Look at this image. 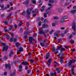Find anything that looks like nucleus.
I'll list each match as a JSON object with an SVG mask.
<instances>
[{"label":"nucleus","mask_w":76,"mask_h":76,"mask_svg":"<svg viewBox=\"0 0 76 76\" xmlns=\"http://www.w3.org/2000/svg\"><path fill=\"white\" fill-rule=\"evenodd\" d=\"M76 61L75 60H71L70 61V62L69 63V66H70L72 63H75Z\"/></svg>","instance_id":"0eeeda50"},{"label":"nucleus","mask_w":76,"mask_h":76,"mask_svg":"<svg viewBox=\"0 0 76 76\" xmlns=\"http://www.w3.org/2000/svg\"><path fill=\"white\" fill-rule=\"evenodd\" d=\"M59 32H60L59 31H58L57 33L55 32L54 33V35L55 36H56L57 37H58V33H59Z\"/></svg>","instance_id":"4468645a"},{"label":"nucleus","mask_w":76,"mask_h":76,"mask_svg":"<svg viewBox=\"0 0 76 76\" xmlns=\"http://www.w3.org/2000/svg\"><path fill=\"white\" fill-rule=\"evenodd\" d=\"M56 70L57 71L58 73H60V69L59 68H57L56 69Z\"/></svg>","instance_id":"a211bd4d"},{"label":"nucleus","mask_w":76,"mask_h":76,"mask_svg":"<svg viewBox=\"0 0 76 76\" xmlns=\"http://www.w3.org/2000/svg\"><path fill=\"white\" fill-rule=\"evenodd\" d=\"M31 73V70H29L27 71L28 74H29Z\"/></svg>","instance_id":"79ce46f5"},{"label":"nucleus","mask_w":76,"mask_h":76,"mask_svg":"<svg viewBox=\"0 0 76 76\" xmlns=\"http://www.w3.org/2000/svg\"><path fill=\"white\" fill-rule=\"evenodd\" d=\"M48 32V30H46L45 31V32L46 33H47Z\"/></svg>","instance_id":"680f3d73"},{"label":"nucleus","mask_w":76,"mask_h":76,"mask_svg":"<svg viewBox=\"0 0 76 76\" xmlns=\"http://www.w3.org/2000/svg\"><path fill=\"white\" fill-rule=\"evenodd\" d=\"M11 15H12V14H10V15L7 16V18H9V17H10V16H11Z\"/></svg>","instance_id":"09e8293b"},{"label":"nucleus","mask_w":76,"mask_h":76,"mask_svg":"<svg viewBox=\"0 0 76 76\" xmlns=\"http://www.w3.org/2000/svg\"><path fill=\"white\" fill-rule=\"evenodd\" d=\"M7 72H4V75L5 76H6V75H7Z\"/></svg>","instance_id":"e433bc0d"},{"label":"nucleus","mask_w":76,"mask_h":76,"mask_svg":"<svg viewBox=\"0 0 76 76\" xmlns=\"http://www.w3.org/2000/svg\"><path fill=\"white\" fill-rule=\"evenodd\" d=\"M2 45H4V46H5V45H6V44L4 43H2Z\"/></svg>","instance_id":"338daca9"},{"label":"nucleus","mask_w":76,"mask_h":76,"mask_svg":"<svg viewBox=\"0 0 76 76\" xmlns=\"http://www.w3.org/2000/svg\"><path fill=\"white\" fill-rule=\"evenodd\" d=\"M44 22H45V23H48V20H45L44 21Z\"/></svg>","instance_id":"c9c22d12"},{"label":"nucleus","mask_w":76,"mask_h":76,"mask_svg":"<svg viewBox=\"0 0 76 76\" xmlns=\"http://www.w3.org/2000/svg\"><path fill=\"white\" fill-rule=\"evenodd\" d=\"M4 59H5V60H6L7 59V56H4Z\"/></svg>","instance_id":"49530a36"},{"label":"nucleus","mask_w":76,"mask_h":76,"mask_svg":"<svg viewBox=\"0 0 76 76\" xmlns=\"http://www.w3.org/2000/svg\"><path fill=\"white\" fill-rule=\"evenodd\" d=\"M10 7V5L9 4H7V7H5V9H7V8H8V7Z\"/></svg>","instance_id":"bb28decb"},{"label":"nucleus","mask_w":76,"mask_h":76,"mask_svg":"<svg viewBox=\"0 0 76 76\" xmlns=\"http://www.w3.org/2000/svg\"><path fill=\"white\" fill-rule=\"evenodd\" d=\"M10 41L12 42V41H13V38H11L10 40Z\"/></svg>","instance_id":"c85d7f7f"},{"label":"nucleus","mask_w":76,"mask_h":76,"mask_svg":"<svg viewBox=\"0 0 76 76\" xmlns=\"http://www.w3.org/2000/svg\"><path fill=\"white\" fill-rule=\"evenodd\" d=\"M22 64L19 66V68L20 69V70H19V72H20V71H22Z\"/></svg>","instance_id":"ddd939ff"},{"label":"nucleus","mask_w":76,"mask_h":76,"mask_svg":"<svg viewBox=\"0 0 76 76\" xmlns=\"http://www.w3.org/2000/svg\"><path fill=\"white\" fill-rule=\"evenodd\" d=\"M53 1L52 0H50L49 1V2L50 3H53Z\"/></svg>","instance_id":"4c0bfd02"},{"label":"nucleus","mask_w":76,"mask_h":76,"mask_svg":"<svg viewBox=\"0 0 76 76\" xmlns=\"http://www.w3.org/2000/svg\"><path fill=\"white\" fill-rule=\"evenodd\" d=\"M22 23H23L22 22H21L18 25L20 27L21 26H22Z\"/></svg>","instance_id":"393cba45"},{"label":"nucleus","mask_w":76,"mask_h":76,"mask_svg":"<svg viewBox=\"0 0 76 76\" xmlns=\"http://www.w3.org/2000/svg\"><path fill=\"white\" fill-rule=\"evenodd\" d=\"M51 11V7H49L46 11V13L44 14V17L47 18V14H49V13H50Z\"/></svg>","instance_id":"f257e3e1"},{"label":"nucleus","mask_w":76,"mask_h":76,"mask_svg":"<svg viewBox=\"0 0 76 76\" xmlns=\"http://www.w3.org/2000/svg\"><path fill=\"white\" fill-rule=\"evenodd\" d=\"M0 7H1L2 9H3L4 7V5H2V6H1V5H0Z\"/></svg>","instance_id":"a18cd8bd"},{"label":"nucleus","mask_w":76,"mask_h":76,"mask_svg":"<svg viewBox=\"0 0 76 76\" xmlns=\"http://www.w3.org/2000/svg\"><path fill=\"white\" fill-rule=\"evenodd\" d=\"M21 64L23 65V64H24V65H27V64H28V62H23Z\"/></svg>","instance_id":"2eb2a0df"},{"label":"nucleus","mask_w":76,"mask_h":76,"mask_svg":"<svg viewBox=\"0 0 76 76\" xmlns=\"http://www.w3.org/2000/svg\"><path fill=\"white\" fill-rule=\"evenodd\" d=\"M54 19H58V17H53Z\"/></svg>","instance_id":"c756f323"},{"label":"nucleus","mask_w":76,"mask_h":76,"mask_svg":"<svg viewBox=\"0 0 76 76\" xmlns=\"http://www.w3.org/2000/svg\"><path fill=\"white\" fill-rule=\"evenodd\" d=\"M48 5L49 6H50V7L53 6V5L51 4H48Z\"/></svg>","instance_id":"c03bdc74"},{"label":"nucleus","mask_w":76,"mask_h":76,"mask_svg":"<svg viewBox=\"0 0 76 76\" xmlns=\"http://www.w3.org/2000/svg\"><path fill=\"white\" fill-rule=\"evenodd\" d=\"M71 73L73 75H75L76 76V74H75V69H74L72 68L71 69Z\"/></svg>","instance_id":"1a4fd4ad"},{"label":"nucleus","mask_w":76,"mask_h":76,"mask_svg":"<svg viewBox=\"0 0 76 76\" xmlns=\"http://www.w3.org/2000/svg\"><path fill=\"white\" fill-rule=\"evenodd\" d=\"M49 26L48 25L45 24H43L42 25V28H48Z\"/></svg>","instance_id":"6e6552de"},{"label":"nucleus","mask_w":76,"mask_h":76,"mask_svg":"<svg viewBox=\"0 0 76 76\" xmlns=\"http://www.w3.org/2000/svg\"><path fill=\"white\" fill-rule=\"evenodd\" d=\"M58 56H60H60H61V57L63 56V55H62V54H61V53H59L58 55Z\"/></svg>","instance_id":"a878e982"},{"label":"nucleus","mask_w":76,"mask_h":76,"mask_svg":"<svg viewBox=\"0 0 76 76\" xmlns=\"http://www.w3.org/2000/svg\"><path fill=\"white\" fill-rule=\"evenodd\" d=\"M31 31H28V32H25L24 33V34L25 35H26L24 37V38L25 39H26V38H28V35H29L31 33Z\"/></svg>","instance_id":"7ed1b4c3"},{"label":"nucleus","mask_w":76,"mask_h":76,"mask_svg":"<svg viewBox=\"0 0 76 76\" xmlns=\"http://www.w3.org/2000/svg\"><path fill=\"white\" fill-rule=\"evenodd\" d=\"M20 45V43H16V45L17 47H18V46H19V45Z\"/></svg>","instance_id":"cd10ccee"},{"label":"nucleus","mask_w":76,"mask_h":76,"mask_svg":"<svg viewBox=\"0 0 76 76\" xmlns=\"http://www.w3.org/2000/svg\"><path fill=\"white\" fill-rule=\"evenodd\" d=\"M65 48H66V49L67 48H69V46H64Z\"/></svg>","instance_id":"a19ab883"},{"label":"nucleus","mask_w":76,"mask_h":76,"mask_svg":"<svg viewBox=\"0 0 76 76\" xmlns=\"http://www.w3.org/2000/svg\"><path fill=\"white\" fill-rule=\"evenodd\" d=\"M13 41H14V42H16V39H14L13 40Z\"/></svg>","instance_id":"603ef678"},{"label":"nucleus","mask_w":76,"mask_h":76,"mask_svg":"<svg viewBox=\"0 0 76 76\" xmlns=\"http://www.w3.org/2000/svg\"><path fill=\"white\" fill-rule=\"evenodd\" d=\"M7 38H10V36L9 35H6Z\"/></svg>","instance_id":"3c124183"},{"label":"nucleus","mask_w":76,"mask_h":76,"mask_svg":"<svg viewBox=\"0 0 76 76\" xmlns=\"http://www.w3.org/2000/svg\"><path fill=\"white\" fill-rule=\"evenodd\" d=\"M15 29H16V28H17V25H15Z\"/></svg>","instance_id":"774afa93"},{"label":"nucleus","mask_w":76,"mask_h":76,"mask_svg":"<svg viewBox=\"0 0 76 76\" xmlns=\"http://www.w3.org/2000/svg\"><path fill=\"white\" fill-rule=\"evenodd\" d=\"M50 76H57L56 72H54V73H51L50 74Z\"/></svg>","instance_id":"f8f14e48"},{"label":"nucleus","mask_w":76,"mask_h":76,"mask_svg":"<svg viewBox=\"0 0 76 76\" xmlns=\"http://www.w3.org/2000/svg\"><path fill=\"white\" fill-rule=\"evenodd\" d=\"M73 9H76V6H75L73 7Z\"/></svg>","instance_id":"bf43d9fd"},{"label":"nucleus","mask_w":76,"mask_h":76,"mask_svg":"<svg viewBox=\"0 0 76 76\" xmlns=\"http://www.w3.org/2000/svg\"><path fill=\"white\" fill-rule=\"evenodd\" d=\"M52 60V59H51V58H50L48 60L47 63V64L48 66H50V64H51V61Z\"/></svg>","instance_id":"9d476101"},{"label":"nucleus","mask_w":76,"mask_h":76,"mask_svg":"<svg viewBox=\"0 0 76 76\" xmlns=\"http://www.w3.org/2000/svg\"><path fill=\"white\" fill-rule=\"evenodd\" d=\"M76 10H72L70 11L71 13L72 14H74V13H76Z\"/></svg>","instance_id":"f3484780"},{"label":"nucleus","mask_w":76,"mask_h":76,"mask_svg":"<svg viewBox=\"0 0 76 76\" xmlns=\"http://www.w3.org/2000/svg\"><path fill=\"white\" fill-rule=\"evenodd\" d=\"M55 63H56V64H55V65L54 66L55 67H56V65H57V62L56 61H55Z\"/></svg>","instance_id":"de8ad7c7"},{"label":"nucleus","mask_w":76,"mask_h":76,"mask_svg":"<svg viewBox=\"0 0 76 76\" xmlns=\"http://www.w3.org/2000/svg\"><path fill=\"white\" fill-rule=\"evenodd\" d=\"M26 15V12H25V11H23V16H25V15Z\"/></svg>","instance_id":"aec40b11"},{"label":"nucleus","mask_w":76,"mask_h":76,"mask_svg":"<svg viewBox=\"0 0 76 76\" xmlns=\"http://www.w3.org/2000/svg\"><path fill=\"white\" fill-rule=\"evenodd\" d=\"M61 48V51H64L66 49L64 48H62V45H61L60 46L58 47V48L56 49V50H59V49Z\"/></svg>","instance_id":"20e7f679"},{"label":"nucleus","mask_w":76,"mask_h":76,"mask_svg":"<svg viewBox=\"0 0 76 76\" xmlns=\"http://www.w3.org/2000/svg\"><path fill=\"white\" fill-rule=\"evenodd\" d=\"M23 48L20 47L19 48V51L20 52L23 51Z\"/></svg>","instance_id":"6ab92c4d"},{"label":"nucleus","mask_w":76,"mask_h":76,"mask_svg":"<svg viewBox=\"0 0 76 76\" xmlns=\"http://www.w3.org/2000/svg\"><path fill=\"white\" fill-rule=\"evenodd\" d=\"M38 25L39 26H40L41 25V21H40L39 22Z\"/></svg>","instance_id":"473e14b6"},{"label":"nucleus","mask_w":76,"mask_h":76,"mask_svg":"<svg viewBox=\"0 0 76 76\" xmlns=\"http://www.w3.org/2000/svg\"><path fill=\"white\" fill-rule=\"evenodd\" d=\"M23 31V28H21L20 29V32H22V31Z\"/></svg>","instance_id":"e2e57ef3"},{"label":"nucleus","mask_w":76,"mask_h":76,"mask_svg":"<svg viewBox=\"0 0 76 76\" xmlns=\"http://www.w3.org/2000/svg\"><path fill=\"white\" fill-rule=\"evenodd\" d=\"M12 54H13V51H11L10 53V56L11 57V56Z\"/></svg>","instance_id":"5701e85b"},{"label":"nucleus","mask_w":76,"mask_h":76,"mask_svg":"<svg viewBox=\"0 0 76 76\" xmlns=\"http://www.w3.org/2000/svg\"><path fill=\"white\" fill-rule=\"evenodd\" d=\"M40 45L41 46H42V47H43V46H44V44L42 43H40Z\"/></svg>","instance_id":"37998d69"},{"label":"nucleus","mask_w":76,"mask_h":76,"mask_svg":"<svg viewBox=\"0 0 76 76\" xmlns=\"http://www.w3.org/2000/svg\"><path fill=\"white\" fill-rule=\"evenodd\" d=\"M52 25L53 26H56V24H55V23H52Z\"/></svg>","instance_id":"ea45409f"},{"label":"nucleus","mask_w":76,"mask_h":76,"mask_svg":"<svg viewBox=\"0 0 76 76\" xmlns=\"http://www.w3.org/2000/svg\"><path fill=\"white\" fill-rule=\"evenodd\" d=\"M60 62L61 64H63V61L62 60H60Z\"/></svg>","instance_id":"f704fd0d"},{"label":"nucleus","mask_w":76,"mask_h":76,"mask_svg":"<svg viewBox=\"0 0 76 76\" xmlns=\"http://www.w3.org/2000/svg\"><path fill=\"white\" fill-rule=\"evenodd\" d=\"M45 7V6L43 5L42 7V9H44V8Z\"/></svg>","instance_id":"6e6d98bb"},{"label":"nucleus","mask_w":76,"mask_h":76,"mask_svg":"<svg viewBox=\"0 0 76 76\" xmlns=\"http://www.w3.org/2000/svg\"><path fill=\"white\" fill-rule=\"evenodd\" d=\"M74 41H73V40H72V41H71V43H72V44H74Z\"/></svg>","instance_id":"4d7b16f0"},{"label":"nucleus","mask_w":76,"mask_h":76,"mask_svg":"<svg viewBox=\"0 0 76 76\" xmlns=\"http://www.w3.org/2000/svg\"><path fill=\"white\" fill-rule=\"evenodd\" d=\"M29 40L30 42L32 43V41H34V39L32 37H30L29 38Z\"/></svg>","instance_id":"9b49d317"},{"label":"nucleus","mask_w":76,"mask_h":76,"mask_svg":"<svg viewBox=\"0 0 76 76\" xmlns=\"http://www.w3.org/2000/svg\"><path fill=\"white\" fill-rule=\"evenodd\" d=\"M4 31H5V32H8V30H7V29L6 28H4Z\"/></svg>","instance_id":"8fccbe9b"},{"label":"nucleus","mask_w":76,"mask_h":76,"mask_svg":"<svg viewBox=\"0 0 76 76\" xmlns=\"http://www.w3.org/2000/svg\"><path fill=\"white\" fill-rule=\"evenodd\" d=\"M68 4H66V5H67L69 4L70 3V2H71V0H68Z\"/></svg>","instance_id":"2f4dec72"},{"label":"nucleus","mask_w":76,"mask_h":76,"mask_svg":"<svg viewBox=\"0 0 76 76\" xmlns=\"http://www.w3.org/2000/svg\"><path fill=\"white\" fill-rule=\"evenodd\" d=\"M5 67L6 69H7V68H8L9 70H10L11 65L10 64H6L5 65Z\"/></svg>","instance_id":"423d86ee"},{"label":"nucleus","mask_w":76,"mask_h":76,"mask_svg":"<svg viewBox=\"0 0 76 76\" xmlns=\"http://www.w3.org/2000/svg\"><path fill=\"white\" fill-rule=\"evenodd\" d=\"M25 67L26 70H27L28 69V66H25Z\"/></svg>","instance_id":"5fc2aeb1"},{"label":"nucleus","mask_w":76,"mask_h":76,"mask_svg":"<svg viewBox=\"0 0 76 76\" xmlns=\"http://www.w3.org/2000/svg\"><path fill=\"white\" fill-rule=\"evenodd\" d=\"M72 37H73V35L72 34H71L69 37V39H71Z\"/></svg>","instance_id":"7c9ffc66"},{"label":"nucleus","mask_w":76,"mask_h":76,"mask_svg":"<svg viewBox=\"0 0 76 76\" xmlns=\"http://www.w3.org/2000/svg\"><path fill=\"white\" fill-rule=\"evenodd\" d=\"M38 12V10L37 9H36L35 10V11H33L32 12L33 13H38V12Z\"/></svg>","instance_id":"b1692460"},{"label":"nucleus","mask_w":76,"mask_h":76,"mask_svg":"<svg viewBox=\"0 0 76 76\" xmlns=\"http://www.w3.org/2000/svg\"><path fill=\"white\" fill-rule=\"evenodd\" d=\"M7 48H8V46H4V47L3 48L2 51H6L7 50Z\"/></svg>","instance_id":"39448f33"},{"label":"nucleus","mask_w":76,"mask_h":76,"mask_svg":"<svg viewBox=\"0 0 76 76\" xmlns=\"http://www.w3.org/2000/svg\"><path fill=\"white\" fill-rule=\"evenodd\" d=\"M52 32H54V30H52L50 32V34H52Z\"/></svg>","instance_id":"864d4df0"},{"label":"nucleus","mask_w":76,"mask_h":76,"mask_svg":"<svg viewBox=\"0 0 76 76\" xmlns=\"http://www.w3.org/2000/svg\"><path fill=\"white\" fill-rule=\"evenodd\" d=\"M13 26H11L10 27V30H11V29H13Z\"/></svg>","instance_id":"72a5a7b5"},{"label":"nucleus","mask_w":76,"mask_h":76,"mask_svg":"<svg viewBox=\"0 0 76 76\" xmlns=\"http://www.w3.org/2000/svg\"><path fill=\"white\" fill-rule=\"evenodd\" d=\"M7 21H6L5 22V24L6 25H7Z\"/></svg>","instance_id":"052dcab7"},{"label":"nucleus","mask_w":76,"mask_h":76,"mask_svg":"<svg viewBox=\"0 0 76 76\" xmlns=\"http://www.w3.org/2000/svg\"><path fill=\"white\" fill-rule=\"evenodd\" d=\"M42 4H39V5L38 6V7H41V6H42Z\"/></svg>","instance_id":"0e129e2a"},{"label":"nucleus","mask_w":76,"mask_h":76,"mask_svg":"<svg viewBox=\"0 0 76 76\" xmlns=\"http://www.w3.org/2000/svg\"><path fill=\"white\" fill-rule=\"evenodd\" d=\"M49 57H50V53H48L46 55V59H48V58H49Z\"/></svg>","instance_id":"dca6fc26"},{"label":"nucleus","mask_w":76,"mask_h":76,"mask_svg":"<svg viewBox=\"0 0 76 76\" xmlns=\"http://www.w3.org/2000/svg\"><path fill=\"white\" fill-rule=\"evenodd\" d=\"M33 9V8H32V7H31L30 9H29L28 10H27V15H27V17L28 18H29V15H30V13H31L30 12Z\"/></svg>","instance_id":"f03ea898"},{"label":"nucleus","mask_w":76,"mask_h":76,"mask_svg":"<svg viewBox=\"0 0 76 76\" xmlns=\"http://www.w3.org/2000/svg\"><path fill=\"white\" fill-rule=\"evenodd\" d=\"M44 10V9H43L42 8V9L41 10V12H43Z\"/></svg>","instance_id":"69168bd1"},{"label":"nucleus","mask_w":76,"mask_h":76,"mask_svg":"<svg viewBox=\"0 0 76 76\" xmlns=\"http://www.w3.org/2000/svg\"><path fill=\"white\" fill-rule=\"evenodd\" d=\"M30 62L33 63H34V60L31 59L30 60Z\"/></svg>","instance_id":"58836bf2"},{"label":"nucleus","mask_w":76,"mask_h":76,"mask_svg":"<svg viewBox=\"0 0 76 76\" xmlns=\"http://www.w3.org/2000/svg\"><path fill=\"white\" fill-rule=\"evenodd\" d=\"M39 33H40V34H41L42 32V30H40L39 31Z\"/></svg>","instance_id":"13d9d810"},{"label":"nucleus","mask_w":76,"mask_h":76,"mask_svg":"<svg viewBox=\"0 0 76 76\" xmlns=\"http://www.w3.org/2000/svg\"><path fill=\"white\" fill-rule=\"evenodd\" d=\"M67 19V17H66V16H64L62 17V19L63 20H64V19Z\"/></svg>","instance_id":"412c9836"},{"label":"nucleus","mask_w":76,"mask_h":76,"mask_svg":"<svg viewBox=\"0 0 76 76\" xmlns=\"http://www.w3.org/2000/svg\"><path fill=\"white\" fill-rule=\"evenodd\" d=\"M32 3H33V4H36V1L34 0H32Z\"/></svg>","instance_id":"4be33fe9"}]
</instances>
